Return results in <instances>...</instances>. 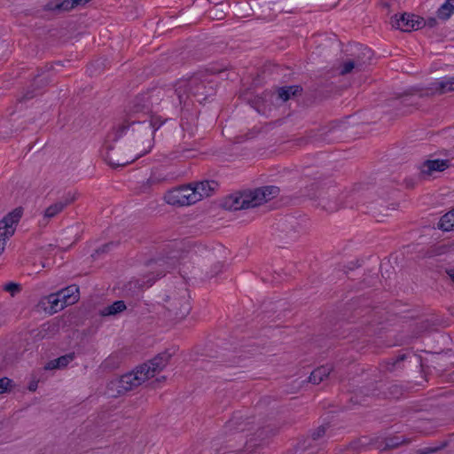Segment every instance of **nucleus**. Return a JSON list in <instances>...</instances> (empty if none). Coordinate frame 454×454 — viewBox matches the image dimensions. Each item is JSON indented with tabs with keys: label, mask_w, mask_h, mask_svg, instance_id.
Here are the masks:
<instances>
[{
	"label": "nucleus",
	"mask_w": 454,
	"mask_h": 454,
	"mask_svg": "<svg viewBox=\"0 0 454 454\" xmlns=\"http://www.w3.org/2000/svg\"><path fill=\"white\" fill-rule=\"evenodd\" d=\"M75 357L74 352L61 356L56 359L51 360L44 366L45 370L62 369L67 367Z\"/></svg>",
	"instance_id": "20"
},
{
	"label": "nucleus",
	"mask_w": 454,
	"mask_h": 454,
	"mask_svg": "<svg viewBox=\"0 0 454 454\" xmlns=\"http://www.w3.org/2000/svg\"><path fill=\"white\" fill-rule=\"evenodd\" d=\"M423 23V18L406 12L391 18L392 27L403 32L418 30L422 27Z\"/></svg>",
	"instance_id": "12"
},
{
	"label": "nucleus",
	"mask_w": 454,
	"mask_h": 454,
	"mask_svg": "<svg viewBox=\"0 0 454 454\" xmlns=\"http://www.w3.org/2000/svg\"><path fill=\"white\" fill-rule=\"evenodd\" d=\"M254 205L258 207L264 202L277 197L279 193V188L275 185H268L250 191Z\"/></svg>",
	"instance_id": "13"
},
{
	"label": "nucleus",
	"mask_w": 454,
	"mask_h": 454,
	"mask_svg": "<svg viewBox=\"0 0 454 454\" xmlns=\"http://www.w3.org/2000/svg\"><path fill=\"white\" fill-rule=\"evenodd\" d=\"M48 302L50 304L51 310L53 313L58 312L67 307V304H64V301L61 299L59 292L57 294H50L48 296Z\"/></svg>",
	"instance_id": "28"
},
{
	"label": "nucleus",
	"mask_w": 454,
	"mask_h": 454,
	"mask_svg": "<svg viewBox=\"0 0 454 454\" xmlns=\"http://www.w3.org/2000/svg\"><path fill=\"white\" fill-rule=\"evenodd\" d=\"M167 317L170 320H181L191 311L190 294L184 283L165 299Z\"/></svg>",
	"instance_id": "5"
},
{
	"label": "nucleus",
	"mask_w": 454,
	"mask_h": 454,
	"mask_svg": "<svg viewBox=\"0 0 454 454\" xmlns=\"http://www.w3.org/2000/svg\"><path fill=\"white\" fill-rule=\"evenodd\" d=\"M407 356L405 354L398 355L396 357H392L388 360L387 364V370L389 372H393L395 370L397 365L406 359Z\"/></svg>",
	"instance_id": "29"
},
{
	"label": "nucleus",
	"mask_w": 454,
	"mask_h": 454,
	"mask_svg": "<svg viewBox=\"0 0 454 454\" xmlns=\"http://www.w3.org/2000/svg\"><path fill=\"white\" fill-rule=\"evenodd\" d=\"M37 387H38V380H32L28 384V390L34 392L37 389Z\"/></svg>",
	"instance_id": "37"
},
{
	"label": "nucleus",
	"mask_w": 454,
	"mask_h": 454,
	"mask_svg": "<svg viewBox=\"0 0 454 454\" xmlns=\"http://www.w3.org/2000/svg\"><path fill=\"white\" fill-rule=\"evenodd\" d=\"M436 24H437V20L435 18H429V19H427V21L424 20V23L422 24V27L425 25H427L430 27H434Z\"/></svg>",
	"instance_id": "36"
},
{
	"label": "nucleus",
	"mask_w": 454,
	"mask_h": 454,
	"mask_svg": "<svg viewBox=\"0 0 454 454\" xmlns=\"http://www.w3.org/2000/svg\"><path fill=\"white\" fill-rule=\"evenodd\" d=\"M59 293L67 306L75 303L79 299V288L74 285L69 286Z\"/></svg>",
	"instance_id": "21"
},
{
	"label": "nucleus",
	"mask_w": 454,
	"mask_h": 454,
	"mask_svg": "<svg viewBox=\"0 0 454 454\" xmlns=\"http://www.w3.org/2000/svg\"><path fill=\"white\" fill-rule=\"evenodd\" d=\"M449 160H427L421 166V174L431 176L434 171H443L450 167Z\"/></svg>",
	"instance_id": "17"
},
{
	"label": "nucleus",
	"mask_w": 454,
	"mask_h": 454,
	"mask_svg": "<svg viewBox=\"0 0 454 454\" xmlns=\"http://www.w3.org/2000/svg\"><path fill=\"white\" fill-rule=\"evenodd\" d=\"M447 273H448L449 277L450 278V279L454 282V270H448Z\"/></svg>",
	"instance_id": "39"
},
{
	"label": "nucleus",
	"mask_w": 454,
	"mask_h": 454,
	"mask_svg": "<svg viewBox=\"0 0 454 454\" xmlns=\"http://www.w3.org/2000/svg\"><path fill=\"white\" fill-rule=\"evenodd\" d=\"M346 52L361 70L371 64L373 55L370 48L361 43L350 44L346 49Z\"/></svg>",
	"instance_id": "11"
},
{
	"label": "nucleus",
	"mask_w": 454,
	"mask_h": 454,
	"mask_svg": "<svg viewBox=\"0 0 454 454\" xmlns=\"http://www.w3.org/2000/svg\"><path fill=\"white\" fill-rule=\"evenodd\" d=\"M278 228L283 235L280 238L287 241H295L305 231L300 221L294 216H287L281 219Z\"/></svg>",
	"instance_id": "10"
},
{
	"label": "nucleus",
	"mask_w": 454,
	"mask_h": 454,
	"mask_svg": "<svg viewBox=\"0 0 454 454\" xmlns=\"http://www.w3.org/2000/svg\"><path fill=\"white\" fill-rule=\"evenodd\" d=\"M454 12V0H446L437 10V17L442 20H448Z\"/></svg>",
	"instance_id": "25"
},
{
	"label": "nucleus",
	"mask_w": 454,
	"mask_h": 454,
	"mask_svg": "<svg viewBox=\"0 0 454 454\" xmlns=\"http://www.w3.org/2000/svg\"><path fill=\"white\" fill-rule=\"evenodd\" d=\"M447 446L446 442H442L441 444L435 446V447H425L418 450V454H433L444 447Z\"/></svg>",
	"instance_id": "31"
},
{
	"label": "nucleus",
	"mask_w": 454,
	"mask_h": 454,
	"mask_svg": "<svg viewBox=\"0 0 454 454\" xmlns=\"http://www.w3.org/2000/svg\"><path fill=\"white\" fill-rule=\"evenodd\" d=\"M225 207L234 211L255 207L254 201H252L251 192L239 196H230L225 201Z\"/></svg>",
	"instance_id": "14"
},
{
	"label": "nucleus",
	"mask_w": 454,
	"mask_h": 454,
	"mask_svg": "<svg viewBox=\"0 0 454 454\" xmlns=\"http://www.w3.org/2000/svg\"><path fill=\"white\" fill-rule=\"evenodd\" d=\"M393 387L395 388V390H397V389H398V387H397V386H393Z\"/></svg>",
	"instance_id": "41"
},
{
	"label": "nucleus",
	"mask_w": 454,
	"mask_h": 454,
	"mask_svg": "<svg viewBox=\"0 0 454 454\" xmlns=\"http://www.w3.org/2000/svg\"><path fill=\"white\" fill-rule=\"evenodd\" d=\"M197 198L190 184L173 188L164 195V200L168 204L176 207L194 204L197 202Z\"/></svg>",
	"instance_id": "6"
},
{
	"label": "nucleus",
	"mask_w": 454,
	"mask_h": 454,
	"mask_svg": "<svg viewBox=\"0 0 454 454\" xmlns=\"http://www.w3.org/2000/svg\"><path fill=\"white\" fill-rule=\"evenodd\" d=\"M176 259L175 256L150 260L148 266L155 270L156 277L153 276L151 278L150 275L145 276L142 285L146 284L147 287L151 286L157 278L163 277L167 271H170V270L174 269L176 267ZM151 274L154 275V272H152Z\"/></svg>",
	"instance_id": "8"
},
{
	"label": "nucleus",
	"mask_w": 454,
	"mask_h": 454,
	"mask_svg": "<svg viewBox=\"0 0 454 454\" xmlns=\"http://www.w3.org/2000/svg\"><path fill=\"white\" fill-rule=\"evenodd\" d=\"M173 353L165 350L158 354L153 359L131 372L122 375L117 381L112 382L118 387V393L122 394L140 386L145 380L153 378L157 372H160L169 362Z\"/></svg>",
	"instance_id": "3"
},
{
	"label": "nucleus",
	"mask_w": 454,
	"mask_h": 454,
	"mask_svg": "<svg viewBox=\"0 0 454 454\" xmlns=\"http://www.w3.org/2000/svg\"><path fill=\"white\" fill-rule=\"evenodd\" d=\"M222 5H223L222 4H216L213 8L210 9L209 15H210L211 18L215 19V20H222V19H223V17H224L223 11L220 10V12H219V8Z\"/></svg>",
	"instance_id": "32"
},
{
	"label": "nucleus",
	"mask_w": 454,
	"mask_h": 454,
	"mask_svg": "<svg viewBox=\"0 0 454 454\" xmlns=\"http://www.w3.org/2000/svg\"><path fill=\"white\" fill-rule=\"evenodd\" d=\"M22 213V208L17 207L0 221V254L5 248L6 239L14 234L16 225L21 218Z\"/></svg>",
	"instance_id": "7"
},
{
	"label": "nucleus",
	"mask_w": 454,
	"mask_h": 454,
	"mask_svg": "<svg viewBox=\"0 0 454 454\" xmlns=\"http://www.w3.org/2000/svg\"><path fill=\"white\" fill-rule=\"evenodd\" d=\"M301 88L300 86H286L280 87L277 90L276 98L280 100L281 102L287 101L291 96H295L301 91Z\"/></svg>",
	"instance_id": "23"
},
{
	"label": "nucleus",
	"mask_w": 454,
	"mask_h": 454,
	"mask_svg": "<svg viewBox=\"0 0 454 454\" xmlns=\"http://www.w3.org/2000/svg\"><path fill=\"white\" fill-rule=\"evenodd\" d=\"M4 290L13 296L16 293L20 291V286L13 282H9L4 286Z\"/></svg>",
	"instance_id": "33"
},
{
	"label": "nucleus",
	"mask_w": 454,
	"mask_h": 454,
	"mask_svg": "<svg viewBox=\"0 0 454 454\" xmlns=\"http://www.w3.org/2000/svg\"><path fill=\"white\" fill-rule=\"evenodd\" d=\"M75 200L74 194L67 192L59 200L48 206L43 213V218L39 221L40 226H46L51 219L57 217Z\"/></svg>",
	"instance_id": "9"
},
{
	"label": "nucleus",
	"mask_w": 454,
	"mask_h": 454,
	"mask_svg": "<svg viewBox=\"0 0 454 454\" xmlns=\"http://www.w3.org/2000/svg\"><path fill=\"white\" fill-rule=\"evenodd\" d=\"M429 90L432 93L445 94L454 91V76H445L432 82Z\"/></svg>",
	"instance_id": "18"
},
{
	"label": "nucleus",
	"mask_w": 454,
	"mask_h": 454,
	"mask_svg": "<svg viewBox=\"0 0 454 454\" xmlns=\"http://www.w3.org/2000/svg\"><path fill=\"white\" fill-rule=\"evenodd\" d=\"M192 184V189L197 197V202L201 200L205 197H209L212 192L218 187V184L214 181H202Z\"/></svg>",
	"instance_id": "16"
},
{
	"label": "nucleus",
	"mask_w": 454,
	"mask_h": 454,
	"mask_svg": "<svg viewBox=\"0 0 454 454\" xmlns=\"http://www.w3.org/2000/svg\"><path fill=\"white\" fill-rule=\"evenodd\" d=\"M404 440H400L399 437H392V438H388L387 440V447H390V448H395V447H397L399 446Z\"/></svg>",
	"instance_id": "35"
},
{
	"label": "nucleus",
	"mask_w": 454,
	"mask_h": 454,
	"mask_svg": "<svg viewBox=\"0 0 454 454\" xmlns=\"http://www.w3.org/2000/svg\"><path fill=\"white\" fill-rule=\"evenodd\" d=\"M340 128V125H337L336 123H332L331 127L328 129V131L334 133V132L338 131Z\"/></svg>",
	"instance_id": "38"
},
{
	"label": "nucleus",
	"mask_w": 454,
	"mask_h": 454,
	"mask_svg": "<svg viewBox=\"0 0 454 454\" xmlns=\"http://www.w3.org/2000/svg\"><path fill=\"white\" fill-rule=\"evenodd\" d=\"M438 228L444 231H450L454 230V214L452 210L446 213L441 217L438 223Z\"/></svg>",
	"instance_id": "27"
},
{
	"label": "nucleus",
	"mask_w": 454,
	"mask_h": 454,
	"mask_svg": "<svg viewBox=\"0 0 454 454\" xmlns=\"http://www.w3.org/2000/svg\"><path fill=\"white\" fill-rule=\"evenodd\" d=\"M216 92L215 76L207 73H196L186 79H180L175 84V94L183 108L194 102L202 104Z\"/></svg>",
	"instance_id": "2"
},
{
	"label": "nucleus",
	"mask_w": 454,
	"mask_h": 454,
	"mask_svg": "<svg viewBox=\"0 0 454 454\" xmlns=\"http://www.w3.org/2000/svg\"><path fill=\"white\" fill-rule=\"evenodd\" d=\"M159 116L148 115L143 120H131L129 124L131 127V134L135 138L133 146L134 155L130 157L114 159L110 153L113 150L111 145L107 146L108 152L106 160L113 168L122 167L134 162L136 160L148 153L153 146L154 133L165 123Z\"/></svg>",
	"instance_id": "1"
},
{
	"label": "nucleus",
	"mask_w": 454,
	"mask_h": 454,
	"mask_svg": "<svg viewBox=\"0 0 454 454\" xmlns=\"http://www.w3.org/2000/svg\"><path fill=\"white\" fill-rule=\"evenodd\" d=\"M360 71L362 70L356 66V64L350 59L348 55L345 59H343L342 63L339 67V73L341 75Z\"/></svg>",
	"instance_id": "26"
},
{
	"label": "nucleus",
	"mask_w": 454,
	"mask_h": 454,
	"mask_svg": "<svg viewBox=\"0 0 454 454\" xmlns=\"http://www.w3.org/2000/svg\"><path fill=\"white\" fill-rule=\"evenodd\" d=\"M46 325L48 326V329H50V327H51L50 324H43V327H45Z\"/></svg>",
	"instance_id": "40"
},
{
	"label": "nucleus",
	"mask_w": 454,
	"mask_h": 454,
	"mask_svg": "<svg viewBox=\"0 0 454 454\" xmlns=\"http://www.w3.org/2000/svg\"><path fill=\"white\" fill-rule=\"evenodd\" d=\"M51 74L49 72H43L42 74H37L31 84L33 87V90H27L23 98L22 101H26L33 98L35 95L40 93L41 89L45 87L47 84L51 82Z\"/></svg>",
	"instance_id": "15"
},
{
	"label": "nucleus",
	"mask_w": 454,
	"mask_h": 454,
	"mask_svg": "<svg viewBox=\"0 0 454 454\" xmlns=\"http://www.w3.org/2000/svg\"><path fill=\"white\" fill-rule=\"evenodd\" d=\"M126 309V304L123 301H116L113 304L105 307L100 310L102 317L115 316Z\"/></svg>",
	"instance_id": "24"
},
{
	"label": "nucleus",
	"mask_w": 454,
	"mask_h": 454,
	"mask_svg": "<svg viewBox=\"0 0 454 454\" xmlns=\"http://www.w3.org/2000/svg\"><path fill=\"white\" fill-rule=\"evenodd\" d=\"M174 176L165 173L162 169L155 168L152 171L150 177L147 179L146 184L149 186L158 185L169 180H172Z\"/></svg>",
	"instance_id": "19"
},
{
	"label": "nucleus",
	"mask_w": 454,
	"mask_h": 454,
	"mask_svg": "<svg viewBox=\"0 0 454 454\" xmlns=\"http://www.w3.org/2000/svg\"><path fill=\"white\" fill-rule=\"evenodd\" d=\"M12 380L6 377L0 379V394L6 393L10 390Z\"/></svg>",
	"instance_id": "34"
},
{
	"label": "nucleus",
	"mask_w": 454,
	"mask_h": 454,
	"mask_svg": "<svg viewBox=\"0 0 454 454\" xmlns=\"http://www.w3.org/2000/svg\"><path fill=\"white\" fill-rule=\"evenodd\" d=\"M152 110V100L149 93L137 96L130 103L127 112V118L108 135L112 141H117L123 135L131 131L129 122L131 120H143L148 117Z\"/></svg>",
	"instance_id": "4"
},
{
	"label": "nucleus",
	"mask_w": 454,
	"mask_h": 454,
	"mask_svg": "<svg viewBox=\"0 0 454 454\" xmlns=\"http://www.w3.org/2000/svg\"><path fill=\"white\" fill-rule=\"evenodd\" d=\"M333 371V366L330 364H325L317 367L315 369L309 376V382L313 384H319L322 382L325 378H327L331 372Z\"/></svg>",
	"instance_id": "22"
},
{
	"label": "nucleus",
	"mask_w": 454,
	"mask_h": 454,
	"mask_svg": "<svg viewBox=\"0 0 454 454\" xmlns=\"http://www.w3.org/2000/svg\"><path fill=\"white\" fill-rule=\"evenodd\" d=\"M330 428L329 425H323L314 430L311 434V437L313 440H318L324 435L330 436V434L327 433Z\"/></svg>",
	"instance_id": "30"
}]
</instances>
